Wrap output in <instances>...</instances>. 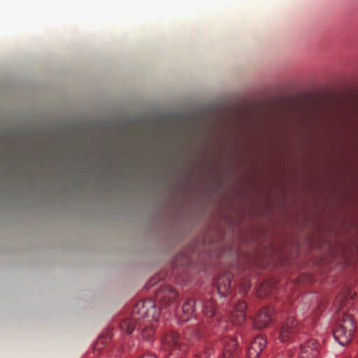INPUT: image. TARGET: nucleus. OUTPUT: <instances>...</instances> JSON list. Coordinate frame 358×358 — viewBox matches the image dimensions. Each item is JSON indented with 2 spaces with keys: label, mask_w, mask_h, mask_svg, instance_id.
<instances>
[{
  "label": "nucleus",
  "mask_w": 358,
  "mask_h": 358,
  "mask_svg": "<svg viewBox=\"0 0 358 358\" xmlns=\"http://www.w3.org/2000/svg\"><path fill=\"white\" fill-rule=\"evenodd\" d=\"M356 325L351 315H345L334 331V339L342 346L348 345L355 331Z\"/></svg>",
  "instance_id": "obj_1"
},
{
  "label": "nucleus",
  "mask_w": 358,
  "mask_h": 358,
  "mask_svg": "<svg viewBox=\"0 0 358 358\" xmlns=\"http://www.w3.org/2000/svg\"><path fill=\"white\" fill-rule=\"evenodd\" d=\"M134 314H136L141 318L152 317L157 320L159 311L156 308L155 303L152 299H146L138 302L133 310Z\"/></svg>",
  "instance_id": "obj_2"
},
{
  "label": "nucleus",
  "mask_w": 358,
  "mask_h": 358,
  "mask_svg": "<svg viewBox=\"0 0 358 358\" xmlns=\"http://www.w3.org/2000/svg\"><path fill=\"white\" fill-rule=\"evenodd\" d=\"M162 344L166 350L169 351L166 358H174V357L180 356L181 350L179 346V339L177 334L170 333L167 334L164 338Z\"/></svg>",
  "instance_id": "obj_3"
},
{
  "label": "nucleus",
  "mask_w": 358,
  "mask_h": 358,
  "mask_svg": "<svg viewBox=\"0 0 358 358\" xmlns=\"http://www.w3.org/2000/svg\"><path fill=\"white\" fill-rule=\"evenodd\" d=\"M319 343L310 339L301 345V350L299 358H316L318 354Z\"/></svg>",
  "instance_id": "obj_4"
},
{
  "label": "nucleus",
  "mask_w": 358,
  "mask_h": 358,
  "mask_svg": "<svg viewBox=\"0 0 358 358\" xmlns=\"http://www.w3.org/2000/svg\"><path fill=\"white\" fill-rule=\"evenodd\" d=\"M297 322L294 318L287 319L282 324L279 338L282 342L288 341L290 337L296 332Z\"/></svg>",
  "instance_id": "obj_5"
},
{
  "label": "nucleus",
  "mask_w": 358,
  "mask_h": 358,
  "mask_svg": "<svg viewBox=\"0 0 358 358\" xmlns=\"http://www.w3.org/2000/svg\"><path fill=\"white\" fill-rule=\"evenodd\" d=\"M297 322L294 318L287 319L282 324L279 338L282 342L288 341L290 337L296 332Z\"/></svg>",
  "instance_id": "obj_6"
},
{
  "label": "nucleus",
  "mask_w": 358,
  "mask_h": 358,
  "mask_svg": "<svg viewBox=\"0 0 358 358\" xmlns=\"http://www.w3.org/2000/svg\"><path fill=\"white\" fill-rule=\"evenodd\" d=\"M266 341L263 337H257L252 342L248 351V358H257L263 349L266 347Z\"/></svg>",
  "instance_id": "obj_7"
},
{
  "label": "nucleus",
  "mask_w": 358,
  "mask_h": 358,
  "mask_svg": "<svg viewBox=\"0 0 358 358\" xmlns=\"http://www.w3.org/2000/svg\"><path fill=\"white\" fill-rule=\"evenodd\" d=\"M271 321V311L268 309H263L256 316L254 325L258 329H263L267 326Z\"/></svg>",
  "instance_id": "obj_8"
},
{
  "label": "nucleus",
  "mask_w": 358,
  "mask_h": 358,
  "mask_svg": "<svg viewBox=\"0 0 358 358\" xmlns=\"http://www.w3.org/2000/svg\"><path fill=\"white\" fill-rule=\"evenodd\" d=\"M231 279L229 276H221L217 282V288L219 295L224 297L230 290Z\"/></svg>",
  "instance_id": "obj_9"
},
{
  "label": "nucleus",
  "mask_w": 358,
  "mask_h": 358,
  "mask_svg": "<svg viewBox=\"0 0 358 358\" xmlns=\"http://www.w3.org/2000/svg\"><path fill=\"white\" fill-rule=\"evenodd\" d=\"M177 296L176 292L170 287H165L162 290V293H159L157 297L161 300L164 301H171L174 299ZM166 303V301H164Z\"/></svg>",
  "instance_id": "obj_10"
},
{
  "label": "nucleus",
  "mask_w": 358,
  "mask_h": 358,
  "mask_svg": "<svg viewBox=\"0 0 358 358\" xmlns=\"http://www.w3.org/2000/svg\"><path fill=\"white\" fill-rule=\"evenodd\" d=\"M238 343L235 339H232L230 341V344L225 346L224 350L220 357V358H238L237 354L232 350V348H236Z\"/></svg>",
  "instance_id": "obj_11"
},
{
  "label": "nucleus",
  "mask_w": 358,
  "mask_h": 358,
  "mask_svg": "<svg viewBox=\"0 0 358 358\" xmlns=\"http://www.w3.org/2000/svg\"><path fill=\"white\" fill-rule=\"evenodd\" d=\"M194 302L192 300L187 301L182 306L183 320L187 321L191 317L194 311Z\"/></svg>",
  "instance_id": "obj_12"
},
{
  "label": "nucleus",
  "mask_w": 358,
  "mask_h": 358,
  "mask_svg": "<svg viewBox=\"0 0 358 358\" xmlns=\"http://www.w3.org/2000/svg\"><path fill=\"white\" fill-rule=\"evenodd\" d=\"M135 324L133 320H127L122 322L120 324V328L122 331L126 334H131L134 329Z\"/></svg>",
  "instance_id": "obj_13"
},
{
  "label": "nucleus",
  "mask_w": 358,
  "mask_h": 358,
  "mask_svg": "<svg viewBox=\"0 0 358 358\" xmlns=\"http://www.w3.org/2000/svg\"><path fill=\"white\" fill-rule=\"evenodd\" d=\"M202 310L204 315L211 317L215 313L214 304L212 301H207L202 305Z\"/></svg>",
  "instance_id": "obj_14"
},
{
  "label": "nucleus",
  "mask_w": 358,
  "mask_h": 358,
  "mask_svg": "<svg viewBox=\"0 0 358 358\" xmlns=\"http://www.w3.org/2000/svg\"><path fill=\"white\" fill-rule=\"evenodd\" d=\"M245 309V304L244 303H241L239 305H238V307L237 308V310L236 311L238 312V321L236 322L237 324H239L241 322L242 320H243L245 316H244V310Z\"/></svg>",
  "instance_id": "obj_15"
},
{
  "label": "nucleus",
  "mask_w": 358,
  "mask_h": 358,
  "mask_svg": "<svg viewBox=\"0 0 358 358\" xmlns=\"http://www.w3.org/2000/svg\"><path fill=\"white\" fill-rule=\"evenodd\" d=\"M141 358H156V357H155L153 355H144V356H142Z\"/></svg>",
  "instance_id": "obj_16"
}]
</instances>
